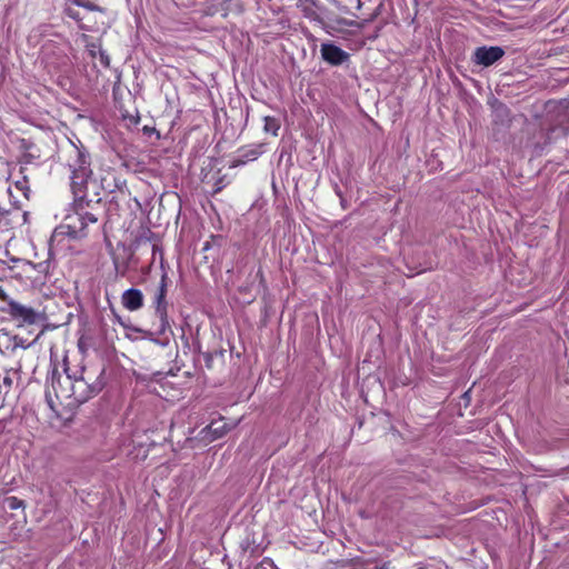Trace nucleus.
Listing matches in <instances>:
<instances>
[{"label": "nucleus", "mask_w": 569, "mask_h": 569, "mask_svg": "<svg viewBox=\"0 0 569 569\" xmlns=\"http://www.w3.org/2000/svg\"><path fill=\"white\" fill-rule=\"evenodd\" d=\"M101 201L102 198L99 191L73 194L71 210L64 218L68 236L82 238L87 234L86 230L88 224L98 221V214L101 211Z\"/></svg>", "instance_id": "f257e3e1"}, {"label": "nucleus", "mask_w": 569, "mask_h": 569, "mask_svg": "<svg viewBox=\"0 0 569 569\" xmlns=\"http://www.w3.org/2000/svg\"><path fill=\"white\" fill-rule=\"evenodd\" d=\"M67 166L71 172L70 188L72 194L92 193L99 191V186L92 179L90 154L84 148L71 143L68 150Z\"/></svg>", "instance_id": "f03ea898"}, {"label": "nucleus", "mask_w": 569, "mask_h": 569, "mask_svg": "<svg viewBox=\"0 0 569 569\" xmlns=\"http://www.w3.org/2000/svg\"><path fill=\"white\" fill-rule=\"evenodd\" d=\"M66 365L67 359L63 360V366ZM72 381L73 375L69 372L68 367L60 372L57 365L52 366L47 376L44 392L46 402L52 411L58 412L59 407L63 403L69 406Z\"/></svg>", "instance_id": "7ed1b4c3"}, {"label": "nucleus", "mask_w": 569, "mask_h": 569, "mask_svg": "<svg viewBox=\"0 0 569 569\" xmlns=\"http://www.w3.org/2000/svg\"><path fill=\"white\" fill-rule=\"evenodd\" d=\"M545 131L543 146H550L558 139L569 134V103L568 102H548L547 116L542 124Z\"/></svg>", "instance_id": "20e7f679"}, {"label": "nucleus", "mask_w": 569, "mask_h": 569, "mask_svg": "<svg viewBox=\"0 0 569 569\" xmlns=\"http://www.w3.org/2000/svg\"><path fill=\"white\" fill-rule=\"evenodd\" d=\"M83 371L84 370L82 369L80 376L73 373L69 406H77L87 402L89 399L98 395L103 388L102 382L99 380L89 382V380L83 376Z\"/></svg>", "instance_id": "39448f33"}, {"label": "nucleus", "mask_w": 569, "mask_h": 569, "mask_svg": "<svg viewBox=\"0 0 569 569\" xmlns=\"http://www.w3.org/2000/svg\"><path fill=\"white\" fill-rule=\"evenodd\" d=\"M168 284L169 278L164 271L161 274V279L153 299L154 312L160 320V333H164V331L170 327L168 321V302L166 300Z\"/></svg>", "instance_id": "423d86ee"}, {"label": "nucleus", "mask_w": 569, "mask_h": 569, "mask_svg": "<svg viewBox=\"0 0 569 569\" xmlns=\"http://www.w3.org/2000/svg\"><path fill=\"white\" fill-rule=\"evenodd\" d=\"M0 310L8 313L13 320L19 321L21 325H34L41 320L40 312L14 300H9L8 306L0 308Z\"/></svg>", "instance_id": "0eeeda50"}, {"label": "nucleus", "mask_w": 569, "mask_h": 569, "mask_svg": "<svg viewBox=\"0 0 569 569\" xmlns=\"http://www.w3.org/2000/svg\"><path fill=\"white\" fill-rule=\"evenodd\" d=\"M505 56V50L498 46H482L476 48L472 62L477 66L490 67Z\"/></svg>", "instance_id": "6e6552de"}, {"label": "nucleus", "mask_w": 569, "mask_h": 569, "mask_svg": "<svg viewBox=\"0 0 569 569\" xmlns=\"http://www.w3.org/2000/svg\"><path fill=\"white\" fill-rule=\"evenodd\" d=\"M321 56L325 61L332 66H340L349 59V54L333 43H323Z\"/></svg>", "instance_id": "1a4fd4ad"}, {"label": "nucleus", "mask_w": 569, "mask_h": 569, "mask_svg": "<svg viewBox=\"0 0 569 569\" xmlns=\"http://www.w3.org/2000/svg\"><path fill=\"white\" fill-rule=\"evenodd\" d=\"M121 303L123 308L129 311H138L144 305V297L141 290L136 288H130L123 291L121 296Z\"/></svg>", "instance_id": "9d476101"}, {"label": "nucleus", "mask_w": 569, "mask_h": 569, "mask_svg": "<svg viewBox=\"0 0 569 569\" xmlns=\"http://www.w3.org/2000/svg\"><path fill=\"white\" fill-rule=\"evenodd\" d=\"M66 14L77 21L79 23L80 29L91 31L93 30V26L91 24V19L89 17V12H81L79 9L68 6L64 9Z\"/></svg>", "instance_id": "9b49d317"}, {"label": "nucleus", "mask_w": 569, "mask_h": 569, "mask_svg": "<svg viewBox=\"0 0 569 569\" xmlns=\"http://www.w3.org/2000/svg\"><path fill=\"white\" fill-rule=\"evenodd\" d=\"M261 148V146H258L240 149L238 158L234 160L236 164H244L248 161L256 160L262 153Z\"/></svg>", "instance_id": "f8f14e48"}, {"label": "nucleus", "mask_w": 569, "mask_h": 569, "mask_svg": "<svg viewBox=\"0 0 569 569\" xmlns=\"http://www.w3.org/2000/svg\"><path fill=\"white\" fill-rule=\"evenodd\" d=\"M74 8H83L86 10V12H93V11H97V12H103V9L97 4H94L93 2H90V1H87V0H73L72 3L70 4Z\"/></svg>", "instance_id": "ddd939ff"}, {"label": "nucleus", "mask_w": 569, "mask_h": 569, "mask_svg": "<svg viewBox=\"0 0 569 569\" xmlns=\"http://www.w3.org/2000/svg\"><path fill=\"white\" fill-rule=\"evenodd\" d=\"M263 121H264L263 130L268 133L277 136L278 130L280 129V123H279L278 119L267 116L263 118Z\"/></svg>", "instance_id": "4468645a"}, {"label": "nucleus", "mask_w": 569, "mask_h": 569, "mask_svg": "<svg viewBox=\"0 0 569 569\" xmlns=\"http://www.w3.org/2000/svg\"><path fill=\"white\" fill-rule=\"evenodd\" d=\"M3 507L9 510H17L19 508L24 509L26 505H24L23 500L17 498V497L10 496V497H6L3 499Z\"/></svg>", "instance_id": "2eb2a0df"}, {"label": "nucleus", "mask_w": 569, "mask_h": 569, "mask_svg": "<svg viewBox=\"0 0 569 569\" xmlns=\"http://www.w3.org/2000/svg\"><path fill=\"white\" fill-rule=\"evenodd\" d=\"M12 378L9 372H6L4 375H0V387L3 391V393L7 396L12 387Z\"/></svg>", "instance_id": "dca6fc26"}, {"label": "nucleus", "mask_w": 569, "mask_h": 569, "mask_svg": "<svg viewBox=\"0 0 569 569\" xmlns=\"http://www.w3.org/2000/svg\"><path fill=\"white\" fill-rule=\"evenodd\" d=\"M203 360H204V365L208 369H212L213 367V359L214 357L219 356L220 358L223 357V352L222 351H216L214 353H211V352H204L203 355Z\"/></svg>", "instance_id": "f3484780"}, {"label": "nucleus", "mask_w": 569, "mask_h": 569, "mask_svg": "<svg viewBox=\"0 0 569 569\" xmlns=\"http://www.w3.org/2000/svg\"><path fill=\"white\" fill-rule=\"evenodd\" d=\"M124 189H127V182L121 177H113V189H110V192H113L114 190H118L120 192H123Z\"/></svg>", "instance_id": "a211bd4d"}, {"label": "nucleus", "mask_w": 569, "mask_h": 569, "mask_svg": "<svg viewBox=\"0 0 569 569\" xmlns=\"http://www.w3.org/2000/svg\"><path fill=\"white\" fill-rule=\"evenodd\" d=\"M148 335L150 336V340L152 342H154L156 345H158L162 348L168 347L170 343V339L168 337H163V338L159 339V338H154L153 333H151V332H148Z\"/></svg>", "instance_id": "6ab92c4d"}, {"label": "nucleus", "mask_w": 569, "mask_h": 569, "mask_svg": "<svg viewBox=\"0 0 569 569\" xmlns=\"http://www.w3.org/2000/svg\"><path fill=\"white\" fill-rule=\"evenodd\" d=\"M340 24H343V26H347V27H356V28H360L362 24L358 23L357 21L355 20H347V19H340L338 21Z\"/></svg>", "instance_id": "aec40b11"}, {"label": "nucleus", "mask_w": 569, "mask_h": 569, "mask_svg": "<svg viewBox=\"0 0 569 569\" xmlns=\"http://www.w3.org/2000/svg\"><path fill=\"white\" fill-rule=\"evenodd\" d=\"M335 191H336V194L340 198V204H341V207H342L343 209H347V208H348L347 200L343 198L342 192H341V190L339 189V187H338V186H336Z\"/></svg>", "instance_id": "412c9836"}, {"label": "nucleus", "mask_w": 569, "mask_h": 569, "mask_svg": "<svg viewBox=\"0 0 569 569\" xmlns=\"http://www.w3.org/2000/svg\"><path fill=\"white\" fill-rule=\"evenodd\" d=\"M100 62L104 67H109V64H110V58H109V56L104 51L100 52Z\"/></svg>", "instance_id": "4be33fe9"}, {"label": "nucleus", "mask_w": 569, "mask_h": 569, "mask_svg": "<svg viewBox=\"0 0 569 569\" xmlns=\"http://www.w3.org/2000/svg\"><path fill=\"white\" fill-rule=\"evenodd\" d=\"M556 476H559V477H563V478H567L568 475H569V466L566 467V468H561L559 469L556 473Z\"/></svg>", "instance_id": "5701e85b"}, {"label": "nucleus", "mask_w": 569, "mask_h": 569, "mask_svg": "<svg viewBox=\"0 0 569 569\" xmlns=\"http://www.w3.org/2000/svg\"><path fill=\"white\" fill-rule=\"evenodd\" d=\"M0 299H2L3 301H7V302H8L9 300H11V299L9 298V296H8V295H7V293H6L1 288H0Z\"/></svg>", "instance_id": "b1692460"}, {"label": "nucleus", "mask_w": 569, "mask_h": 569, "mask_svg": "<svg viewBox=\"0 0 569 569\" xmlns=\"http://www.w3.org/2000/svg\"><path fill=\"white\" fill-rule=\"evenodd\" d=\"M377 18V14L372 13L368 19L365 20V23H370Z\"/></svg>", "instance_id": "393cba45"}, {"label": "nucleus", "mask_w": 569, "mask_h": 569, "mask_svg": "<svg viewBox=\"0 0 569 569\" xmlns=\"http://www.w3.org/2000/svg\"><path fill=\"white\" fill-rule=\"evenodd\" d=\"M139 120H140L139 116H137V117H130V122H131V123H133V124H138V123H139Z\"/></svg>", "instance_id": "a878e982"}, {"label": "nucleus", "mask_w": 569, "mask_h": 569, "mask_svg": "<svg viewBox=\"0 0 569 569\" xmlns=\"http://www.w3.org/2000/svg\"><path fill=\"white\" fill-rule=\"evenodd\" d=\"M388 568H389V562H385L381 566L375 567V569H388Z\"/></svg>", "instance_id": "bb28decb"}, {"label": "nucleus", "mask_w": 569, "mask_h": 569, "mask_svg": "<svg viewBox=\"0 0 569 569\" xmlns=\"http://www.w3.org/2000/svg\"><path fill=\"white\" fill-rule=\"evenodd\" d=\"M361 6H362V2L360 0H358L357 8L360 9Z\"/></svg>", "instance_id": "cd10ccee"}, {"label": "nucleus", "mask_w": 569, "mask_h": 569, "mask_svg": "<svg viewBox=\"0 0 569 569\" xmlns=\"http://www.w3.org/2000/svg\"><path fill=\"white\" fill-rule=\"evenodd\" d=\"M381 4L377 8V10L373 12L375 14H379V9H380Z\"/></svg>", "instance_id": "c85d7f7f"}, {"label": "nucleus", "mask_w": 569, "mask_h": 569, "mask_svg": "<svg viewBox=\"0 0 569 569\" xmlns=\"http://www.w3.org/2000/svg\"><path fill=\"white\" fill-rule=\"evenodd\" d=\"M417 569H426V568H425V567H422V566H419Z\"/></svg>", "instance_id": "c756f323"}, {"label": "nucleus", "mask_w": 569, "mask_h": 569, "mask_svg": "<svg viewBox=\"0 0 569 569\" xmlns=\"http://www.w3.org/2000/svg\"><path fill=\"white\" fill-rule=\"evenodd\" d=\"M271 566H273V567H274V569H278V568L273 565V562H271Z\"/></svg>", "instance_id": "7c9ffc66"}]
</instances>
